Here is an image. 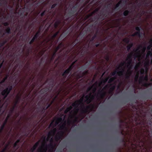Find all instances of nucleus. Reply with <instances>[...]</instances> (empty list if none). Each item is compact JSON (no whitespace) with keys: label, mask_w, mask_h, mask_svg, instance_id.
Returning <instances> with one entry per match:
<instances>
[{"label":"nucleus","mask_w":152,"mask_h":152,"mask_svg":"<svg viewBox=\"0 0 152 152\" xmlns=\"http://www.w3.org/2000/svg\"><path fill=\"white\" fill-rule=\"evenodd\" d=\"M99 10V8L96 9L90 14L86 15L84 18V21L88 20L89 23L87 24L86 26L82 30V31L84 30V33L82 36L83 37L88 32H91L93 33L94 32V31H93V28L95 27L97 24V20L99 21H102L107 18L108 15H110V13L109 12L107 14L103 12L99 16H95L92 17V16L96 12H98Z\"/></svg>","instance_id":"obj_1"},{"label":"nucleus","mask_w":152,"mask_h":152,"mask_svg":"<svg viewBox=\"0 0 152 152\" xmlns=\"http://www.w3.org/2000/svg\"><path fill=\"white\" fill-rule=\"evenodd\" d=\"M83 98H82L72 104V106L75 107V109L76 113L79 111V109L78 107L80 104V107L82 113H85L88 112V110L90 109V106H85L83 102Z\"/></svg>","instance_id":"obj_2"},{"label":"nucleus","mask_w":152,"mask_h":152,"mask_svg":"<svg viewBox=\"0 0 152 152\" xmlns=\"http://www.w3.org/2000/svg\"><path fill=\"white\" fill-rule=\"evenodd\" d=\"M145 116L142 118L140 115L137 113L135 115H134V120L137 125H143L144 126L147 125L148 123V121L145 119Z\"/></svg>","instance_id":"obj_3"},{"label":"nucleus","mask_w":152,"mask_h":152,"mask_svg":"<svg viewBox=\"0 0 152 152\" xmlns=\"http://www.w3.org/2000/svg\"><path fill=\"white\" fill-rule=\"evenodd\" d=\"M77 7L78 6L77 4L72 6V9L69 11L68 14L66 16L67 18L65 19V21H68L69 23L71 22L72 20V18L71 17L77 12Z\"/></svg>","instance_id":"obj_4"},{"label":"nucleus","mask_w":152,"mask_h":152,"mask_svg":"<svg viewBox=\"0 0 152 152\" xmlns=\"http://www.w3.org/2000/svg\"><path fill=\"white\" fill-rule=\"evenodd\" d=\"M141 48H142V53H144L146 49V47L145 45L143 47L142 45H140L136 49L135 51V52H137V53L136 54H134L133 56L135 58H137L138 57H140V50Z\"/></svg>","instance_id":"obj_5"},{"label":"nucleus","mask_w":152,"mask_h":152,"mask_svg":"<svg viewBox=\"0 0 152 152\" xmlns=\"http://www.w3.org/2000/svg\"><path fill=\"white\" fill-rule=\"evenodd\" d=\"M54 85V82L53 80H52L50 82V86L49 87L48 86L41 89L39 93L41 94H43L48 91H51Z\"/></svg>","instance_id":"obj_6"},{"label":"nucleus","mask_w":152,"mask_h":152,"mask_svg":"<svg viewBox=\"0 0 152 152\" xmlns=\"http://www.w3.org/2000/svg\"><path fill=\"white\" fill-rule=\"evenodd\" d=\"M12 85H10L2 91L1 92V95L4 96V98H6L12 90Z\"/></svg>","instance_id":"obj_7"},{"label":"nucleus","mask_w":152,"mask_h":152,"mask_svg":"<svg viewBox=\"0 0 152 152\" xmlns=\"http://www.w3.org/2000/svg\"><path fill=\"white\" fill-rule=\"evenodd\" d=\"M82 31H81L80 33L79 34H78L77 33H76V34L77 35V37L75 40L70 45L71 46V49L69 50H67V54H68L69 52L72 49H73L74 48L75 46L79 42V41L78 40V37L82 35Z\"/></svg>","instance_id":"obj_8"},{"label":"nucleus","mask_w":152,"mask_h":152,"mask_svg":"<svg viewBox=\"0 0 152 152\" xmlns=\"http://www.w3.org/2000/svg\"><path fill=\"white\" fill-rule=\"evenodd\" d=\"M13 113H11L10 110L9 114L7 115V117L6 118L4 122L1 125L0 128V133H1L3 131L5 126L9 118L12 115Z\"/></svg>","instance_id":"obj_9"},{"label":"nucleus","mask_w":152,"mask_h":152,"mask_svg":"<svg viewBox=\"0 0 152 152\" xmlns=\"http://www.w3.org/2000/svg\"><path fill=\"white\" fill-rule=\"evenodd\" d=\"M23 1L26 3L25 4V6L23 8V9L24 10L26 11L25 16H27L30 10V5L29 4L30 0H23Z\"/></svg>","instance_id":"obj_10"},{"label":"nucleus","mask_w":152,"mask_h":152,"mask_svg":"<svg viewBox=\"0 0 152 152\" xmlns=\"http://www.w3.org/2000/svg\"><path fill=\"white\" fill-rule=\"evenodd\" d=\"M89 47V44L87 45V44H86L84 45L83 48L80 51V55L81 56H83L85 53L87 52Z\"/></svg>","instance_id":"obj_11"},{"label":"nucleus","mask_w":152,"mask_h":152,"mask_svg":"<svg viewBox=\"0 0 152 152\" xmlns=\"http://www.w3.org/2000/svg\"><path fill=\"white\" fill-rule=\"evenodd\" d=\"M108 86L107 85H106L101 90H99V91L98 94L99 95L100 97L102 99L104 98L106 95V93L104 91V90H105L107 88H108Z\"/></svg>","instance_id":"obj_12"},{"label":"nucleus","mask_w":152,"mask_h":152,"mask_svg":"<svg viewBox=\"0 0 152 152\" xmlns=\"http://www.w3.org/2000/svg\"><path fill=\"white\" fill-rule=\"evenodd\" d=\"M122 1H119L117 4H116L115 7L113 9V11H111V12L112 13L114 12V11H117L119 10L122 7V6L121 5L122 4Z\"/></svg>","instance_id":"obj_13"},{"label":"nucleus","mask_w":152,"mask_h":152,"mask_svg":"<svg viewBox=\"0 0 152 152\" xmlns=\"http://www.w3.org/2000/svg\"><path fill=\"white\" fill-rule=\"evenodd\" d=\"M53 141V139L51 138L50 140V143L48 145H47L46 142H45L43 143V146H46V147L50 149H53L54 148V146L52 143Z\"/></svg>","instance_id":"obj_14"},{"label":"nucleus","mask_w":152,"mask_h":152,"mask_svg":"<svg viewBox=\"0 0 152 152\" xmlns=\"http://www.w3.org/2000/svg\"><path fill=\"white\" fill-rule=\"evenodd\" d=\"M41 28L40 27L35 34L34 35L33 37L32 38L33 39L35 40L37 39L39 37L41 34Z\"/></svg>","instance_id":"obj_15"},{"label":"nucleus","mask_w":152,"mask_h":152,"mask_svg":"<svg viewBox=\"0 0 152 152\" xmlns=\"http://www.w3.org/2000/svg\"><path fill=\"white\" fill-rule=\"evenodd\" d=\"M71 71L69 69H67L62 73V75L63 77L64 80L66 77L67 75L70 73Z\"/></svg>","instance_id":"obj_16"},{"label":"nucleus","mask_w":152,"mask_h":152,"mask_svg":"<svg viewBox=\"0 0 152 152\" xmlns=\"http://www.w3.org/2000/svg\"><path fill=\"white\" fill-rule=\"evenodd\" d=\"M19 103L18 100H16L15 102L14 105L10 109V111L11 113H13L16 107H17V104Z\"/></svg>","instance_id":"obj_17"},{"label":"nucleus","mask_w":152,"mask_h":152,"mask_svg":"<svg viewBox=\"0 0 152 152\" xmlns=\"http://www.w3.org/2000/svg\"><path fill=\"white\" fill-rule=\"evenodd\" d=\"M90 94L89 95H87L85 96V98L86 99L85 102H86L87 104H89L92 102V100L90 99Z\"/></svg>","instance_id":"obj_18"},{"label":"nucleus","mask_w":152,"mask_h":152,"mask_svg":"<svg viewBox=\"0 0 152 152\" xmlns=\"http://www.w3.org/2000/svg\"><path fill=\"white\" fill-rule=\"evenodd\" d=\"M48 148L46 146H44L42 144V147L38 150L39 152H46Z\"/></svg>","instance_id":"obj_19"},{"label":"nucleus","mask_w":152,"mask_h":152,"mask_svg":"<svg viewBox=\"0 0 152 152\" xmlns=\"http://www.w3.org/2000/svg\"><path fill=\"white\" fill-rule=\"evenodd\" d=\"M61 23V20L60 19L57 20L54 24V27L55 28H57L59 25Z\"/></svg>","instance_id":"obj_20"},{"label":"nucleus","mask_w":152,"mask_h":152,"mask_svg":"<svg viewBox=\"0 0 152 152\" xmlns=\"http://www.w3.org/2000/svg\"><path fill=\"white\" fill-rule=\"evenodd\" d=\"M40 142V140L37 142L35 144L33 145L32 148H31V150L32 152L34 151L37 148L39 144V143Z\"/></svg>","instance_id":"obj_21"},{"label":"nucleus","mask_w":152,"mask_h":152,"mask_svg":"<svg viewBox=\"0 0 152 152\" xmlns=\"http://www.w3.org/2000/svg\"><path fill=\"white\" fill-rule=\"evenodd\" d=\"M98 33V30H97L96 33L94 34V35L91 37L90 40V42L93 43L94 42V40L97 37V35Z\"/></svg>","instance_id":"obj_22"},{"label":"nucleus","mask_w":152,"mask_h":152,"mask_svg":"<svg viewBox=\"0 0 152 152\" xmlns=\"http://www.w3.org/2000/svg\"><path fill=\"white\" fill-rule=\"evenodd\" d=\"M57 129L56 128H54L53 130H52L48 133V137H49V136H52L54 135L57 132Z\"/></svg>","instance_id":"obj_23"},{"label":"nucleus","mask_w":152,"mask_h":152,"mask_svg":"<svg viewBox=\"0 0 152 152\" xmlns=\"http://www.w3.org/2000/svg\"><path fill=\"white\" fill-rule=\"evenodd\" d=\"M63 133H64L63 131H61L58 132L57 134L56 135L59 140H61V137L63 135Z\"/></svg>","instance_id":"obj_24"},{"label":"nucleus","mask_w":152,"mask_h":152,"mask_svg":"<svg viewBox=\"0 0 152 152\" xmlns=\"http://www.w3.org/2000/svg\"><path fill=\"white\" fill-rule=\"evenodd\" d=\"M59 31H57L52 36L51 39L52 40V41H53L54 40L55 38L56 37L59 33Z\"/></svg>","instance_id":"obj_25"},{"label":"nucleus","mask_w":152,"mask_h":152,"mask_svg":"<svg viewBox=\"0 0 152 152\" xmlns=\"http://www.w3.org/2000/svg\"><path fill=\"white\" fill-rule=\"evenodd\" d=\"M72 106H70L69 107H67L64 111V113L65 114H67L69 112H70V111L72 109Z\"/></svg>","instance_id":"obj_26"},{"label":"nucleus","mask_w":152,"mask_h":152,"mask_svg":"<svg viewBox=\"0 0 152 152\" xmlns=\"http://www.w3.org/2000/svg\"><path fill=\"white\" fill-rule=\"evenodd\" d=\"M142 28L140 26V27H139L138 26H137L135 27V29L137 31V32H138L139 33V34L140 35H142L143 34L142 32L141 33L140 32V29Z\"/></svg>","instance_id":"obj_27"},{"label":"nucleus","mask_w":152,"mask_h":152,"mask_svg":"<svg viewBox=\"0 0 152 152\" xmlns=\"http://www.w3.org/2000/svg\"><path fill=\"white\" fill-rule=\"evenodd\" d=\"M124 71V69H122L121 71L117 72V74H118V76H122L123 75Z\"/></svg>","instance_id":"obj_28"},{"label":"nucleus","mask_w":152,"mask_h":152,"mask_svg":"<svg viewBox=\"0 0 152 152\" xmlns=\"http://www.w3.org/2000/svg\"><path fill=\"white\" fill-rule=\"evenodd\" d=\"M133 44L132 43H131L129 44L127 46V51H129L131 48L133 46Z\"/></svg>","instance_id":"obj_29"},{"label":"nucleus","mask_w":152,"mask_h":152,"mask_svg":"<svg viewBox=\"0 0 152 152\" xmlns=\"http://www.w3.org/2000/svg\"><path fill=\"white\" fill-rule=\"evenodd\" d=\"M128 60V61L127 62L128 65L127 66V67L129 66L130 68H132V60Z\"/></svg>","instance_id":"obj_30"},{"label":"nucleus","mask_w":152,"mask_h":152,"mask_svg":"<svg viewBox=\"0 0 152 152\" xmlns=\"http://www.w3.org/2000/svg\"><path fill=\"white\" fill-rule=\"evenodd\" d=\"M123 41L126 44H128L130 42V39L128 38H125L123 39Z\"/></svg>","instance_id":"obj_31"},{"label":"nucleus","mask_w":152,"mask_h":152,"mask_svg":"<svg viewBox=\"0 0 152 152\" xmlns=\"http://www.w3.org/2000/svg\"><path fill=\"white\" fill-rule=\"evenodd\" d=\"M131 36L133 37H134L135 36H138L140 38L141 37V36L139 34V33L138 32H136L132 34Z\"/></svg>","instance_id":"obj_32"},{"label":"nucleus","mask_w":152,"mask_h":152,"mask_svg":"<svg viewBox=\"0 0 152 152\" xmlns=\"http://www.w3.org/2000/svg\"><path fill=\"white\" fill-rule=\"evenodd\" d=\"M130 13V11L129 10H125L123 12V14L125 16H127L129 13Z\"/></svg>","instance_id":"obj_33"},{"label":"nucleus","mask_w":152,"mask_h":152,"mask_svg":"<svg viewBox=\"0 0 152 152\" xmlns=\"http://www.w3.org/2000/svg\"><path fill=\"white\" fill-rule=\"evenodd\" d=\"M116 77H113L109 79L108 80V83H111L113 82L114 80L116 79Z\"/></svg>","instance_id":"obj_34"},{"label":"nucleus","mask_w":152,"mask_h":152,"mask_svg":"<svg viewBox=\"0 0 152 152\" xmlns=\"http://www.w3.org/2000/svg\"><path fill=\"white\" fill-rule=\"evenodd\" d=\"M121 19V18H119L115 20L118 23V25L117 26V27H119V28H121V27L120 26V21Z\"/></svg>","instance_id":"obj_35"},{"label":"nucleus","mask_w":152,"mask_h":152,"mask_svg":"<svg viewBox=\"0 0 152 152\" xmlns=\"http://www.w3.org/2000/svg\"><path fill=\"white\" fill-rule=\"evenodd\" d=\"M66 122H65L64 124L60 125V129L63 130L65 129L66 127Z\"/></svg>","instance_id":"obj_36"},{"label":"nucleus","mask_w":152,"mask_h":152,"mask_svg":"<svg viewBox=\"0 0 152 152\" xmlns=\"http://www.w3.org/2000/svg\"><path fill=\"white\" fill-rule=\"evenodd\" d=\"M149 56L152 58V52L150 51H148L146 55L147 58H148Z\"/></svg>","instance_id":"obj_37"},{"label":"nucleus","mask_w":152,"mask_h":152,"mask_svg":"<svg viewBox=\"0 0 152 152\" xmlns=\"http://www.w3.org/2000/svg\"><path fill=\"white\" fill-rule=\"evenodd\" d=\"M131 69H132V68H129V69L127 71V72L126 73V74L130 76H131V75H132V71L131 70Z\"/></svg>","instance_id":"obj_38"},{"label":"nucleus","mask_w":152,"mask_h":152,"mask_svg":"<svg viewBox=\"0 0 152 152\" xmlns=\"http://www.w3.org/2000/svg\"><path fill=\"white\" fill-rule=\"evenodd\" d=\"M133 56V53H131L129 54L127 56V58L126 59V60H132V56Z\"/></svg>","instance_id":"obj_39"},{"label":"nucleus","mask_w":152,"mask_h":152,"mask_svg":"<svg viewBox=\"0 0 152 152\" xmlns=\"http://www.w3.org/2000/svg\"><path fill=\"white\" fill-rule=\"evenodd\" d=\"M6 33L8 34H11V29L10 27H7V29L5 30Z\"/></svg>","instance_id":"obj_40"},{"label":"nucleus","mask_w":152,"mask_h":152,"mask_svg":"<svg viewBox=\"0 0 152 152\" xmlns=\"http://www.w3.org/2000/svg\"><path fill=\"white\" fill-rule=\"evenodd\" d=\"M115 86H113L110 88V91H109L110 94H112L113 91L115 89Z\"/></svg>","instance_id":"obj_41"},{"label":"nucleus","mask_w":152,"mask_h":152,"mask_svg":"<svg viewBox=\"0 0 152 152\" xmlns=\"http://www.w3.org/2000/svg\"><path fill=\"white\" fill-rule=\"evenodd\" d=\"M8 77V76H6L0 82V84H1L2 83H4L7 79Z\"/></svg>","instance_id":"obj_42"},{"label":"nucleus","mask_w":152,"mask_h":152,"mask_svg":"<svg viewBox=\"0 0 152 152\" xmlns=\"http://www.w3.org/2000/svg\"><path fill=\"white\" fill-rule=\"evenodd\" d=\"M56 53H55L53 52L50 58V61H53L56 55Z\"/></svg>","instance_id":"obj_43"},{"label":"nucleus","mask_w":152,"mask_h":152,"mask_svg":"<svg viewBox=\"0 0 152 152\" xmlns=\"http://www.w3.org/2000/svg\"><path fill=\"white\" fill-rule=\"evenodd\" d=\"M48 109H46V106H44V107H42L41 109V112L43 113H45V111L46 110Z\"/></svg>","instance_id":"obj_44"},{"label":"nucleus","mask_w":152,"mask_h":152,"mask_svg":"<svg viewBox=\"0 0 152 152\" xmlns=\"http://www.w3.org/2000/svg\"><path fill=\"white\" fill-rule=\"evenodd\" d=\"M53 102V101H52L50 103H49L48 102H47L46 104L47 106L46 107V109L48 108L52 105V103Z\"/></svg>","instance_id":"obj_45"},{"label":"nucleus","mask_w":152,"mask_h":152,"mask_svg":"<svg viewBox=\"0 0 152 152\" xmlns=\"http://www.w3.org/2000/svg\"><path fill=\"white\" fill-rule=\"evenodd\" d=\"M139 77V73H137V74L135 75L134 78V80L136 82H137L138 81Z\"/></svg>","instance_id":"obj_46"},{"label":"nucleus","mask_w":152,"mask_h":152,"mask_svg":"<svg viewBox=\"0 0 152 152\" xmlns=\"http://www.w3.org/2000/svg\"><path fill=\"white\" fill-rule=\"evenodd\" d=\"M143 76H142V77H140L139 80V81L140 83H142V82L143 81Z\"/></svg>","instance_id":"obj_47"},{"label":"nucleus","mask_w":152,"mask_h":152,"mask_svg":"<svg viewBox=\"0 0 152 152\" xmlns=\"http://www.w3.org/2000/svg\"><path fill=\"white\" fill-rule=\"evenodd\" d=\"M119 127H121V123H123L124 122V121L123 120H122L120 118H119Z\"/></svg>","instance_id":"obj_48"},{"label":"nucleus","mask_w":152,"mask_h":152,"mask_svg":"<svg viewBox=\"0 0 152 152\" xmlns=\"http://www.w3.org/2000/svg\"><path fill=\"white\" fill-rule=\"evenodd\" d=\"M75 66H74L73 65H72V64H71L69 66V67L67 69H69V70L71 71L72 70V69Z\"/></svg>","instance_id":"obj_49"},{"label":"nucleus","mask_w":152,"mask_h":152,"mask_svg":"<svg viewBox=\"0 0 152 152\" xmlns=\"http://www.w3.org/2000/svg\"><path fill=\"white\" fill-rule=\"evenodd\" d=\"M60 49V47L59 46H57L56 47L54 50V52L56 53Z\"/></svg>","instance_id":"obj_50"},{"label":"nucleus","mask_w":152,"mask_h":152,"mask_svg":"<svg viewBox=\"0 0 152 152\" xmlns=\"http://www.w3.org/2000/svg\"><path fill=\"white\" fill-rule=\"evenodd\" d=\"M56 3L53 4L51 7V9L54 8L58 4V2H56Z\"/></svg>","instance_id":"obj_51"},{"label":"nucleus","mask_w":152,"mask_h":152,"mask_svg":"<svg viewBox=\"0 0 152 152\" xmlns=\"http://www.w3.org/2000/svg\"><path fill=\"white\" fill-rule=\"evenodd\" d=\"M150 45L147 47V49L148 50H149L151 49V48L152 47V43H151L149 42Z\"/></svg>","instance_id":"obj_52"},{"label":"nucleus","mask_w":152,"mask_h":152,"mask_svg":"<svg viewBox=\"0 0 152 152\" xmlns=\"http://www.w3.org/2000/svg\"><path fill=\"white\" fill-rule=\"evenodd\" d=\"M8 145H9V144L7 145H6V147H5V148H4L0 152H5V151L7 150V148L8 147Z\"/></svg>","instance_id":"obj_53"},{"label":"nucleus","mask_w":152,"mask_h":152,"mask_svg":"<svg viewBox=\"0 0 152 152\" xmlns=\"http://www.w3.org/2000/svg\"><path fill=\"white\" fill-rule=\"evenodd\" d=\"M90 99H91L92 101L94 99L95 96L94 95H92L91 93L90 94Z\"/></svg>","instance_id":"obj_54"},{"label":"nucleus","mask_w":152,"mask_h":152,"mask_svg":"<svg viewBox=\"0 0 152 152\" xmlns=\"http://www.w3.org/2000/svg\"><path fill=\"white\" fill-rule=\"evenodd\" d=\"M64 44L63 42H61L60 43L58 46H59L60 47V48L62 47H64Z\"/></svg>","instance_id":"obj_55"},{"label":"nucleus","mask_w":152,"mask_h":152,"mask_svg":"<svg viewBox=\"0 0 152 152\" xmlns=\"http://www.w3.org/2000/svg\"><path fill=\"white\" fill-rule=\"evenodd\" d=\"M88 73V70H85V71H84L82 73V74L84 76V75L87 74Z\"/></svg>","instance_id":"obj_56"},{"label":"nucleus","mask_w":152,"mask_h":152,"mask_svg":"<svg viewBox=\"0 0 152 152\" xmlns=\"http://www.w3.org/2000/svg\"><path fill=\"white\" fill-rule=\"evenodd\" d=\"M53 121L52 122H51L50 123V125H49V127H48L49 128H50L51 127H54V125H53Z\"/></svg>","instance_id":"obj_57"},{"label":"nucleus","mask_w":152,"mask_h":152,"mask_svg":"<svg viewBox=\"0 0 152 152\" xmlns=\"http://www.w3.org/2000/svg\"><path fill=\"white\" fill-rule=\"evenodd\" d=\"M143 80H144L146 81H148V77L147 75H146L144 77L143 76Z\"/></svg>","instance_id":"obj_58"},{"label":"nucleus","mask_w":152,"mask_h":152,"mask_svg":"<svg viewBox=\"0 0 152 152\" xmlns=\"http://www.w3.org/2000/svg\"><path fill=\"white\" fill-rule=\"evenodd\" d=\"M46 10H45L43 12H42L41 14H40V16L41 17H42L45 14V13H46Z\"/></svg>","instance_id":"obj_59"},{"label":"nucleus","mask_w":152,"mask_h":152,"mask_svg":"<svg viewBox=\"0 0 152 152\" xmlns=\"http://www.w3.org/2000/svg\"><path fill=\"white\" fill-rule=\"evenodd\" d=\"M13 148H15L17 147H18L17 148H16V149H17L18 148H19L18 145V144L17 143H16L15 142L14 145H13Z\"/></svg>","instance_id":"obj_60"},{"label":"nucleus","mask_w":152,"mask_h":152,"mask_svg":"<svg viewBox=\"0 0 152 152\" xmlns=\"http://www.w3.org/2000/svg\"><path fill=\"white\" fill-rule=\"evenodd\" d=\"M86 66H82L80 68V69L82 70H84L86 69Z\"/></svg>","instance_id":"obj_61"},{"label":"nucleus","mask_w":152,"mask_h":152,"mask_svg":"<svg viewBox=\"0 0 152 152\" xmlns=\"http://www.w3.org/2000/svg\"><path fill=\"white\" fill-rule=\"evenodd\" d=\"M3 25L4 26H8L9 25V23L8 22H5L3 23Z\"/></svg>","instance_id":"obj_62"},{"label":"nucleus","mask_w":152,"mask_h":152,"mask_svg":"<svg viewBox=\"0 0 152 152\" xmlns=\"http://www.w3.org/2000/svg\"><path fill=\"white\" fill-rule=\"evenodd\" d=\"M125 63H125V62H121L120 64V66H119V67L118 68V69H119V67H121L122 66H123Z\"/></svg>","instance_id":"obj_63"},{"label":"nucleus","mask_w":152,"mask_h":152,"mask_svg":"<svg viewBox=\"0 0 152 152\" xmlns=\"http://www.w3.org/2000/svg\"><path fill=\"white\" fill-rule=\"evenodd\" d=\"M57 121H58L59 122H61L62 121L63 119L61 117H59L57 118Z\"/></svg>","instance_id":"obj_64"}]
</instances>
